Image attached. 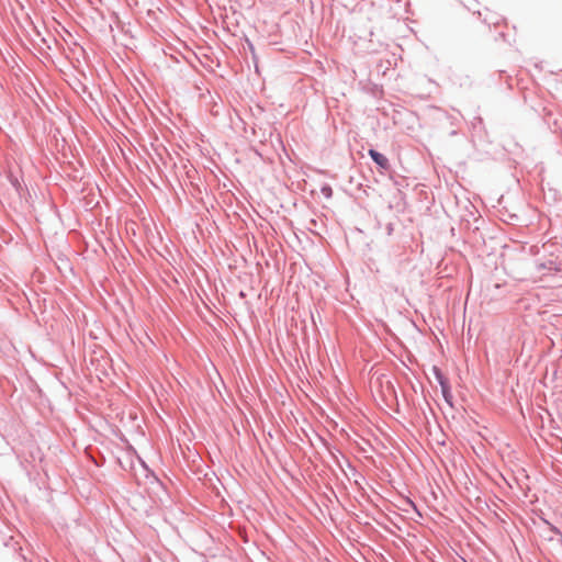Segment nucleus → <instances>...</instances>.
Listing matches in <instances>:
<instances>
[{
  "instance_id": "obj_1",
  "label": "nucleus",
  "mask_w": 562,
  "mask_h": 562,
  "mask_svg": "<svg viewBox=\"0 0 562 562\" xmlns=\"http://www.w3.org/2000/svg\"><path fill=\"white\" fill-rule=\"evenodd\" d=\"M369 155L381 169L387 170L390 168L389 159L384 155L374 149H370Z\"/></svg>"
}]
</instances>
